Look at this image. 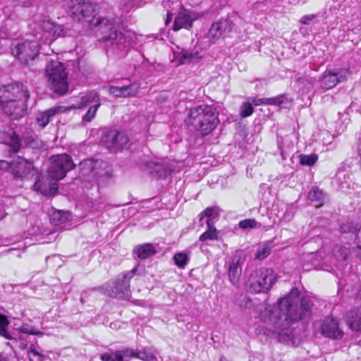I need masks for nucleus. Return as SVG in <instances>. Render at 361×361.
I'll return each instance as SVG.
<instances>
[{
    "label": "nucleus",
    "instance_id": "26",
    "mask_svg": "<svg viewBox=\"0 0 361 361\" xmlns=\"http://www.w3.org/2000/svg\"><path fill=\"white\" fill-rule=\"evenodd\" d=\"M99 103L98 94L95 92H90L85 95L81 97L80 101L75 107L78 109H84L91 104Z\"/></svg>",
    "mask_w": 361,
    "mask_h": 361
},
{
    "label": "nucleus",
    "instance_id": "5",
    "mask_svg": "<svg viewBox=\"0 0 361 361\" xmlns=\"http://www.w3.org/2000/svg\"><path fill=\"white\" fill-rule=\"evenodd\" d=\"M276 280V275L271 269L260 268L252 271L246 283L245 288L252 293H266Z\"/></svg>",
    "mask_w": 361,
    "mask_h": 361
},
{
    "label": "nucleus",
    "instance_id": "57",
    "mask_svg": "<svg viewBox=\"0 0 361 361\" xmlns=\"http://www.w3.org/2000/svg\"><path fill=\"white\" fill-rule=\"evenodd\" d=\"M19 338H20V340L24 341V338H23L21 336H20Z\"/></svg>",
    "mask_w": 361,
    "mask_h": 361
},
{
    "label": "nucleus",
    "instance_id": "56",
    "mask_svg": "<svg viewBox=\"0 0 361 361\" xmlns=\"http://www.w3.org/2000/svg\"><path fill=\"white\" fill-rule=\"evenodd\" d=\"M359 257L361 259V247H360V252H359Z\"/></svg>",
    "mask_w": 361,
    "mask_h": 361
},
{
    "label": "nucleus",
    "instance_id": "40",
    "mask_svg": "<svg viewBox=\"0 0 361 361\" xmlns=\"http://www.w3.org/2000/svg\"><path fill=\"white\" fill-rule=\"evenodd\" d=\"M271 252V247L268 245H264L259 247L256 253V258L263 259L269 255Z\"/></svg>",
    "mask_w": 361,
    "mask_h": 361
},
{
    "label": "nucleus",
    "instance_id": "59",
    "mask_svg": "<svg viewBox=\"0 0 361 361\" xmlns=\"http://www.w3.org/2000/svg\"><path fill=\"white\" fill-rule=\"evenodd\" d=\"M303 269H306V270H309V269H310V268H308V267H307V268H305V267H303Z\"/></svg>",
    "mask_w": 361,
    "mask_h": 361
},
{
    "label": "nucleus",
    "instance_id": "49",
    "mask_svg": "<svg viewBox=\"0 0 361 361\" xmlns=\"http://www.w3.org/2000/svg\"><path fill=\"white\" fill-rule=\"evenodd\" d=\"M269 98H261V99H257L254 100V104L256 106L262 105V104H266L269 105L268 100Z\"/></svg>",
    "mask_w": 361,
    "mask_h": 361
},
{
    "label": "nucleus",
    "instance_id": "2",
    "mask_svg": "<svg viewBox=\"0 0 361 361\" xmlns=\"http://www.w3.org/2000/svg\"><path fill=\"white\" fill-rule=\"evenodd\" d=\"M30 93L26 86L13 83L0 89V105L4 112L12 119L22 118L26 113V102Z\"/></svg>",
    "mask_w": 361,
    "mask_h": 361
},
{
    "label": "nucleus",
    "instance_id": "20",
    "mask_svg": "<svg viewBox=\"0 0 361 361\" xmlns=\"http://www.w3.org/2000/svg\"><path fill=\"white\" fill-rule=\"evenodd\" d=\"M242 258L238 256H234L228 267V277L230 281L235 285L238 283L242 274Z\"/></svg>",
    "mask_w": 361,
    "mask_h": 361
},
{
    "label": "nucleus",
    "instance_id": "30",
    "mask_svg": "<svg viewBox=\"0 0 361 361\" xmlns=\"http://www.w3.org/2000/svg\"><path fill=\"white\" fill-rule=\"evenodd\" d=\"M207 230L204 232L199 238V240L204 242L206 240H213L218 239V231L214 225L207 226Z\"/></svg>",
    "mask_w": 361,
    "mask_h": 361
},
{
    "label": "nucleus",
    "instance_id": "55",
    "mask_svg": "<svg viewBox=\"0 0 361 361\" xmlns=\"http://www.w3.org/2000/svg\"><path fill=\"white\" fill-rule=\"evenodd\" d=\"M345 226H346L345 225H344L343 226H341V232H345L346 231V230L345 228Z\"/></svg>",
    "mask_w": 361,
    "mask_h": 361
},
{
    "label": "nucleus",
    "instance_id": "13",
    "mask_svg": "<svg viewBox=\"0 0 361 361\" xmlns=\"http://www.w3.org/2000/svg\"><path fill=\"white\" fill-rule=\"evenodd\" d=\"M350 74L349 69H338L336 72L326 71L319 80L320 86L326 90H330L338 82L346 80Z\"/></svg>",
    "mask_w": 361,
    "mask_h": 361
},
{
    "label": "nucleus",
    "instance_id": "14",
    "mask_svg": "<svg viewBox=\"0 0 361 361\" xmlns=\"http://www.w3.org/2000/svg\"><path fill=\"white\" fill-rule=\"evenodd\" d=\"M136 269H133L118 279L114 283L110 295L114 298H128L130 296V280L135 275Z\"/></svg>",
    "mask_w": 361,
    "mask_h": 361
},
{
    "label": "nucleus",
    "instance_id": "3",
    "mask_svg": "<svg viewBox=\"0 0 361 361\" xmlns=\"http://www.w3.org/2000/svg\"><path fill=\"white\" fill-rule=\"evenodd\" d=\"M186 122L190 130L205 136L216 128L219 119L214 107L202 104L189 110Z\"/></svg>",
    "mask_w": 361,
    "mask_h": 361
},
{
    "label": "nucleus",
    "instance_id": "18",
    "mask_svg": "<svg viewBox=\"0 0 361 361\" xmlns=\"http://www.w3.org/2000/svg\"><path fill=\"white\" fill-rule=\"evenodd\" d=\"M65 111L63 106H54L46 111H41L37 114L35 121L38 126L43 128L51 121V118L56 114L62 113Z\"/></svg>",
    "mask_w": 361,
    "mask_h": 361
},
{
    "label": "nucleus",
    "instance_id": "15",
    "mask_svg": "<svg viewBox=\"0 0 361 361\" xmlns=\"http://www.w3.org/2000/svg\"><path fill=\"white\" fill-rule=\"evenodd\" d=\"M106 165L102 161L86 159L80 164V173L82 176L94 178L97 180V178L106 174V171L102 169Z\"/></svg>",
    "mask_w": 361,
    "mask_h": 361
},
{
    "label": "nucleus",
    "instance_id": "7",
    "mask_svg": "<svg viewBox=\"0 0 361 361\" xmlns=\"http://www.w3.org/2000/svg\"><path fill=\"white\" fill-rule=\"evenodd\" d=\"M66 7L71 18L78 22L90 23L96 16L95 5L89 0H66Z\"/></svg>",
    "mask_w": 361,
    "mask_h": 361
},
{
    "label": "nucleus",
    "instance_id": "23",
    "mask_svg": "<svg viewBox=\"0 0 361 361\" xmlns=\"http://www.w3.org/2000/svg\"><path fill=\"white\" fill-rule=\"evenodd\" d=\"M146 169L156 178H166L169 173V170L166 166L152 161L147 162Z\"/></svg>",
    "mask_w": 361,
    "mask_h": 361
},
{
    "label": "nucleus",
    "instance_id": "10",
    "mask_svg": "<svg viewBox=\"0 0 361 361\" xmlns=\"http://www.w3.org/2000/svg\"><path fill=\"white\" fill-rule=\"evenodd\" d=\"M39 45L37 41L27 40L13 45L11 47L12 54L21 63L28 64L38 55Z\"/></svg>",
    "mask_w": 361,
    "mask_h": 361
},
{
    "label": "nucleus",
    "instance_id": "9",
    "mask_svg": "<svg viewBox=\"0 0 361 361\" xmlns=\"http://www.w3.org/2000/svg\"><path fill=\"white\" fill-rule=\"evenodd\" d=\"M75 166V164L68 154H62L54 156L51 158L48 176L54 180H59L63 179L67 172L73 169Z\"/></svg>",
    "mask_w": 361,
    "mask_h": 361
},
{
    "label": "nucleus",
    "instance_id": "35",
    "mask_svg": "<svg viewBox=\"0 0 361 361\" xmlns=\"http://www.w3.org/2000/svg\"><path fill=\"white\" fill-rule=\"evenodd\" d=\"M122 97L126 98L135 96L138 92V87L135 84H130L121 87Z\"/></svg>",
    "mask_w": 361,
    "mask_h": 361
},
{
    "label": "nucleus",
    "instance_id": "33",
    "mask_svg": "<svg viewBox=\"0 0 361 361\" xmlns=\"http://www.w3.org/2000/svg\"><path fill=\"white\" fill-rule=\"evenodd\" d=\"M71 214L61 211H57L53 213L51 221L54 224H63L67 221L70 218Z\"/></svg>",
    "mask_w": 361,
    "mask_h": 361
},
{
    "label": "nucleus",
    "instance_id": "1",
    "mask_svg": "<svg viewBox=\"0 0 361 361\" xmlns=\"http://www.w3.org/2000/svg\"><path fill=\"white\" fill-rule=\"evenodd\" d=\"M313 303L309 298L304 297L299 299V290L293 288L288 295L282 298L278 302L276 311L279 314L276 317V326L272 330L274 334L280 335L282 330L280 322L284 320L288 324V321L295 322L309 317L312 313Z\"/></svg>",
    "mask_w": 361,
    "mask_h": 361
},
{
    "label": "nucleus",
    "instance_id": "12",
    "mask_svg": "<svg viewBox=\"0 0 361 361\" xmlns=\"http://www.w3.org/2000/svg\"><path fill=\"white\" fill-rule=\"evenodd\" d=\"M102 141L106 148L116 151L128 143V137L126 133L114 129L106 131L102 135Z\"/></svg>",
    "mask_w": 361,
    "mask_h": 361
},
{
    "label": "nucleus",
    "instance_id": "47",
    "mask_svg": "<svg viewBox=\"0 0 361 361\" xmlns=\"http://www.w3.org/2000/svg\"><path fill=\"white\" fill-rule=\"evenodd\" d=\"M109 94L116 97H122L121 87L111 86L109 90Z\"/></svg>",
    "mask_w": 361,
    "mask_h": 361
},
{
    "label": "nucleus",
    "instance_id": "29",
    "mask_svg": "<svg viewBox=\"0 0 361 361\" xmlns=\"http://www.w3.org/2000/svg\"><path fill=\"white\" fill-rule=\"evenodd\" d=\"M136 358L143 361H152L156 359L155 350L151 348H145L141 350L136 351Z\"/></svg>",
    "mask_w": 361,
    "mask_h": 361
},
{
    "label": "nucleus",
    "instance_id": "41",
    "mask_svg": "<svg viewBox=\"0 0 361 361\" xmlns=\"http://www.w3.org/2000/svg\"><path fill=\"white\" fill-rule=\"evenodd\" d=\"M257 222L253 219H247L240 221L238 224L239 228L242 229L255 228L257 227Z\"/></svg>",
    "mask_w": 361,
    "mask_h": 361
},
{
    "label": "nucleus",
    "instance_id": "19",
    "mask_svg": "<svg viewBox=\"0 0 361 361\" xmlns=\"http://www.w3.org/2000/svg\"><path fill=\"white\" fill-rule=\"evenodd\" d=\"M21 147V140L18 135L15 133L12 132L5 136L1 149H6L8 151V156L11 157L12 154L18 152Z\"/></svg>",
    "mask_w": 361,
    "mask_h": 361
},
{
    "label": "nucleus",
    "instance_id": "24",
    "mask_svg": "<svg viewBox=\"0 0 361 361\" xmlns=\"http://www.w3.org/2000/svg\"><path fill=\"white\" fill-rule=\"evenodd\" d=\"M335 259L337 261V267L338 268H343L347 264V259L350 253L348 247L341 245H336L333 250Z\"/></svg>",
    "mask_w": 361,
    "mask_h": 361
},
{
    "label": "nucleus",
    "instance_id": "16",
    "mask_svg": "<svg viewBox=\"0 0 361 361\" xmlns=\"http://www.w3.org/2000/svg\"><path fill=\"white\" fill-rule=\"evenodd\" d=\"M321 334L329 338L341 339L343 332L339 328V324L336 319L328 317H326L321 325Z\"/></svg>",
    "mask_w": 361,
    "mask_h": 361
},
{
    "label": "nucleus",
    "instance_id": "27",
    "mask_svg": "<svg viewBox=\"0 0 361 361\" xmlns=\"http://www.w3.org/2000/svg\"><path fill=\"white\" fill-rule=\"evenodd\" d=\"M308 198L315 203L316 207H319L324 204L325 201V194L317 187L313 188L308 193Z\"/></svg>",
    "mask_w": 361,
    "mask_h": 361
},
{
    "label": "nucleus",
    "instance_id": "48",
    "mask_svg": "<svg viewBox=\"0 0 361 361\" xmlns=\"http://www.w3.org/2000/svg\"><path fill=\"white\" fill-rule=\"evenodd\" d=\"M317 18L315 14H309L302 17L300 23L304 25H309L312 20Z\"/></svg>",
    "mask_w": 361,
    "mask_h": 361
},
{
    "label": "nucleus",
    "instance_id": "58",
    "mask_svg": "<svg viewBox=\"0 0 361 361\" xmlns=\"http://www.w3.org/2000/svg\"><path fill=\"white\" fill-rule=\"evenodd\" d=\"M22 344L24 345V348H25L27 346L26 343H22Z\"/></svg>",
    "mask_w": 361,
    "mask_h": 361
},
{
    "label": "nucleus",
    "instance_id": "36",
    "mask_svg": "<svg viewBox=\"0 0 361 361\" xmlns=\"http://www.w3.org/2000/svg\"><path fill=\"white\" fill-rule=\"evenodd\" d=\"M318 159V157L315 154H300V163L304 166H312L316 163Z\"/></svg>",
    "mask_w": 361,
    "mask_h": 361
},
{
    "label": "nucleus",
    "instance_id": "34",
    "mask_svg": "<svg viewBox=\"0 0 361 361\" xmlns=\"http://www.w3.org/2000/svg\"><path fill=\"white\" fill-rule=\"evenodd\" d=\"M9 322L6 316L0 314V336L6 339H13L7 331Z\"/></svg>",
    "mask_w": 361,
    "mask_h": 361
},
{
    "label": "nucleus",
    "instance_id": "11",
    "mask_svg": "<svg viewBox=\"0 0 361 361\" xmlns=\"http://www.w3.org/2000/svg\"><path fill=\"white\" fill-rule=\"evenodd\" d=\"M234 23L228 18H221L212 24L207 37L212 44H215L221 38L229 37L234 28Z\"/></svg>",
    "mask_w": 361,
    "mask_h": 361
},
{
    "label": "nucleus",
    "instance_id": "51",
    "mask_svg": "<svg viewBox=\"0 0 361 361\" xmlns=\"http://www.w3.org/2000/svg\"><path fill=\"white\" fill-rule=\"evenodd\" d=\"M172 13H168L167 18L166 19V24L167 25L169 23H170L172 20Z\"/></svg>",
    "mask_w": 361,
    "mask_h": 361
},
{
    "label": "nucleus",
    "instance_id": "8",
    "mask_svg": "<svg viewBox=\"0 0 361 361\" xmlns=\"http://www.w3.org/2000/svg\"><path fill=\"white\" fill-rule=\"evenodd\" d=\"M46 71L51 89L59 94H66L68 85L63 64L52 61L47 64Z\"/></svg>",
    "mask_w": 361,
    "mask_h": 361
},
{
    "label": "nucleus",
    "instance_id": "28",
    "mask_svg": "<svg viewBox=\"0 0 361 361\" xmlns=\"http://www.w3.org/2000/svg\"><path fill=\"white\" fill-rule=\"evenodd\" d=\"M219 214L216 208L214 207H207L201 213V216L200 219V221L201 222L204 217H207L206 224L207 226L214 225V220L218 217Z\"/></svg>",
    "mask_w": 361,
    "mask_h": 361
},
{
    "label": "nucleus",
    "instance_id": "42",
    "mask_svg": "<svg viewBox=\"0 0 361 361\" xmlns=\"http://www.w3.org/2000/svg\"><path fill=\"white\" fill-rule=\"evenodd\" d=\"M19 331L23 334H27L30 335H39L42 333L38 330H36L32 326L29 324H23L19 328Z\"/></svg>",
    "mask_w": 361,
    "mask_h": 361
},
{
    "label": "nucleus",
    "instance_id": "6",
    "mask_svg": "<svg viewBox=\"0 0 361 361\" xmlns=\"http://www.w3.org/2000/svg\"><path fill=\"white\" fill-rule=\"evenodd\" d=\"M0 171H9L16 180H27L36 173L32 161L20 156H16L12 161L0 159Z\"/></svg>",
    "mask_w": 361,
    "mask_h": 361
},
{
    "label": "nucleus",
    "instance_id": "17",
    "mask_svg": "<svg viewBox=\"0 0 361 361\" xmlns=\"http://www.w3.org/2000/svg\"><path fill=\"white\" fill-rule=\"evenodd\" d=\"M57 181L51 179L49 176H41L35 181L33 188L45 196L54 195L58 191Z\"/></svg>",
    "mask_w": 361,
    "mask_h": 361
},
{
    "label": "nucleus",
    "instance_id": "45",
    "mask_svg": "<svg viewBox=\"0 0 361 361\" xmlns=\"http://www.w3.org/2000/svg\"><path fill=\"white\" fill-rule=\"evenodd\" d=\"M54 29V25L53 23L49 21H44L42 24V30L44 32L46 35V38L47 39L50 36L52 35V32Z\"/></svg>",
    "mask_w": 361,
    "mask_h": 361
},
{
    "label": "nucleus",
    "instance_id": "52",
    "mask_svg": "<svg viewBox=\"0 0 361 361\" xmlns=\"http://www.w3.org/2000/svg\"><path fill=\"white\" fill-rule=\"evenodd\" d=\"M316 255H316V254H314V253H310V254L307 255L306 256V257L308 259V260H309V259H311V260H312V259H314V257Z\"/></svg>",
    "mask_w": 361,
    "mask_h": 361
},
{
    "label": "nucleus",
    "instance_id": "61",
    "mask_svg": "<svg viewBox=\"0 0 361 361\" xmlns=\"http://www.w3.org/2000/svg\"><path fill=\"white\" fill-rule=\"evenodd\" d=\"M0 361H5L4 360H0Z\"/></svg>",
    "mask_w": 361,
    "mask_h": 361
},
{
    "label": "nucleus",
    "instance_id": "43",
    "mask_svg": "<svg viewBox=\"0 0 361 361\" xmlns=\"http://www.w3.org/2000/svg\"><path fill=\"white\" fill-rule=\"evenodd\" d=\"M101 359L102 361H123L122 357L118 352L115 353H106L102 354L101 356Z\"/></svg>",
    "mask_w": 361,
    "mask_h": 361
},
{
    "label": "nucleus",
    "instance_id": "54",
    "mask_svg": "<svg viewBox=\"0 0 361 361\" xmlns=\"http://www.w3.org/2000/svg\"><path fill=\"white\" fill-rule=\"evenodd\" d=\"M348 229H349L350 231L353 232V233H355L357 231V228H354L353 230V228H350L349 226H348Z\"/></svg>",
    "mask_w": 361,
    "mask_h": 361
},
{
    "label": "nucleus",
    "instance_id": "37",
    "mask_svg": "<svg viewBox=\"0 0 361 361\" xmlns=\"http://www.w3.org/2000/svg\"><path fill=\"white\" fill-rule=\"evenodd\" d=\"M27 355L30 361H44L45 356L37 351L33 345H30Z\"/></svg>",
    "mask_w": 361,
    "mask_h": 361
},
{
    "label": "nucleus",
    "instance_id": "50",
    "mask_svg": "<svg viewBox=\"0 0 361 361\" xmlns=\"http://www.w3.org/2000/svg\"><path fill=\"white\" fill-rule=\"evenodd\" d=\"M356 300L359 301L361 302V288L360 290H357V293H356Z\"/></svg>",
    "mask_w": 361,
    "mask_h": 361
},
{
    "label": "nucleus",
    "instance_id": "44",
    "mask_svg": "<svg viewBox=\"0 0 361 361\" xmlns=\"http://www.w3.org/2000/svg\"><path fill=\"white\" fill-rule=\"evenodd\" d=\"M254 111L253 106L251 104L245 102L240 107V116L242 117H247L252 114Z\"/></svg>",
    "mask_w": 361,
    "mask_h": 361
},
{
    "label": "nucleus",
    "instance_id": "46",
    "mask_svg": "<svg viewBox=\"0 0 361 361\" xmlns=\"http://www.w3.org/2000/svg\"><path fill=\"white\" fill-rule=\"evenodd\" d=\"M118 354H120L122 357L123 361H124L125 357L131 358L136 357V351L131 348H126L123 350L117 351Z\"/></svg>",
    "mask_w": 361,
    "mask_h": 361
},
{
    "label": "nucleus",
    "instance_id": "39",
    "mask_svg": "<svg viewBox=\"0 0 361 361\" xmlns=\"http://www.w3.org/2000/svg\"><path fill=\"white\" fill-rule=\"evenodd\" d=\"M100 106V103H97L91 106H90L89 109L86 112V114L82 116L83 122H90L92 120V118L95 116V114L97 111L98 108Z\"/></svg>",
    "mask_w": 361,
    "mask_h": 361
},
{
    "label": "nucleus",
    "instance_id": "60",
    "mask_svg": "<svg viewBox=\"0 0 361 361\" xmlns=\"http://www.w3.org/2000/svg\"><path fill=\"white\" fill-rule=\"evenodd\" d=\"M3 218V214L0 216V219Z\"/></svg>",
    "mask_w": 361,
    "mask_h": 361
},
{
    "label": "nucleus",
    "instance_id": "38",
    "mask_svg": "<svg viewBox=\"0 0 361 361\" xmlns=\"http://www.w3.org/2000/svg\"><path fill=\"white\" fill-rule=\"evenodd\" d=\"M174 263L180 268H184L188 262V257L185 253L179 252L173 256Z\"/></svg>",
    "mask_w": 361,
    "mask_h": 361
},
{
    "label": "nucleus",
    "instance_id": "25",
    "mask_svg": "<svg viewBox=\"0 0 361 361\" xmlns=\"http://www.w3.org/2000/svg\"><path fill=\"white\" fill-rule=\"evenodd\" d=\"M133 252L134 254H136L137 257L140 259H145L153 256L157 251L152 244L145 243L135 247Z\"/></svg>",
    "mask_w": 361,
    "mask_h": 361
},
{
    "label": "nucleus",
    "instance_id": "21",
    "mask_svg": "<svg viewBox=\"0 0 361 361\" xmlns=\"http://www.w3.org/2000/svg\"><path fill=\"white\" fill-rule=\"evenodd\" d=\"M192 19L190 11L182 8L175 19L173 30L175 31L179 30L181 28L189 30L192 27Z\"/></svg>",
    "mask_w": 361,
    "mask_h": 361
},
{
    "label": "nucleus",
    "instance_id": "22",
    "mask_svg": "<svg viewBox=\"0 0 361 361\" xmlns=\"http://www.w3.org/2000/svg\"><path fill=\"white\" fill-rule=\"evenodd\" d=\"M345 322L350 329L361 332V307L349 311L345 315Z\"/></svg>",
    "mask_w": 361,
    "mask_h": 361
},
{
    "label": "nucleus",
    "instance_id": "4",
    "mask_svg": "<svg viewBox=\"0 0 361 361\" xmlns=\"http://www.w3.org/2000/svg\"><path fill=\"white\" fill-rule=\"evenodd\" d=\"M94 26L99 27L103 35L102 41L109 49L111 48L113 51H122L130 46V39L123 33H118L110 20L98 18Z\"/></svg>",
    "mask_w": 361,
    "mask_h": 361
},
{
    "label": "nucleus",
    "instance_id": "53",
    "mask_svg": "<svg viewBox=\"0 0 361 361\" xmlns=\"http://www.w3.org/2000/svg\"><path fill=\"white\" fill-rule=\"evenodd\" d=\"M15 109H16V102L11 105V111H15Z\"/></svg>",
    "mask_w": 361,
    "mask_h": 361
},
{
    "label": "nucleus",
    "instance_id": "31",
    "mask_svg": "<svg viewBox=\"0 0 361 361\" xmlns=\"http://www.w3.org/2000/svg\"><path fill=\"white\" fill-rule=\"evenodd\" d=\"M198 58H200L198 56V52H192L188 50H183L180 52L179 63L180 64L189 63L193 62Z\"/></svg>",
    "mask_w": 361,
    "mask_h": 361
},
{
    "label": "nucleus",
    "instance_id": "32",
    "mask_svg": "<svg viewBox=\"0 0 361 361\" xmlns=\"http://www.w3.org/2000/svg\"><path fill=\"white\" fill-rule=\"evenodd\" d=\"M269 105H276L282 108L285 107V105L290 103L291 100L288 97L286 94H281L275 97L269 98L267 100Z\"/></svg>",
    "mask_w": 361,
    "mask_h": 361
}]
</instances>
